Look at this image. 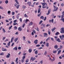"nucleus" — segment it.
Masks as SVG:
<instances>
[{
  "label": "nucleus",
  "mask_w": 64,
  "mask_h": 64,
  "mask_svg": "<svg viewBox=\"0 0 64 64\" xmlns=\"http://www.w3.org/2000/svg\"><path fill=\"white\" fill-rule=\"evenodd\" d=\"M0 9L3 10L4 9V8L2 6H0Z\"/></svg>",
  "instance_id": "nucleus-30"
},
{
  "label": "nucleus",
  "mask_w": 64,
  "mask_h": 64,
  "mask_svg": "<svg viewBox=\"0 0 64 64\" xmlns=\"http://www.w3.org/2000/svg\"><path fill=\"white\" fill-rule=\"evenodd\" d=\"M17 22V20H16L14 21V22L15 23H16V22Z\"/></svg>",
  "instance_id": "nucleus-54"
},
{
  "label": "nucleus",
  "mask_w": 64,
  "mask_h": 64,
  "mask_svg": "<svg viewBox=\"0 0 64 64\" xmlns=\"http://www.w3.org/2000/svg\"><path fill=\"white\" fill-rule=\"evenodd\" d=\"M64 35L63 34L62 35V36L61 35L60 36V38L61 40H63V39H63V38H64Z\"/></svg>",
  "instance_id": "nucleus-3"
},
{
  "label": "nucleus",
  "mask_w": 64,
  "mask_h": 64,
  "mask_svg": "<svg viewBox=\"0 0 64 64\" xmlns=\"http://www.w3.org/2000/svg\"><path fill=\"white\" fill-rule=\"evenodd\" d=\"M20 6L19 5H18V6H16V8H17V9H18V8H19V7Z\"/></svg>",
  "instance_id": "nucleus-32"
},
{
  "label": "nucleus",
  "mask_w": 64,
  "mask_h": 64,
  "mask_svg": "<svg viewBox=\"0 0 64 64\" xmlns=\"http://www.w3.org/2000/svg\"><path fill=\"white\" fill-rule=\"evenodd\" d=\"M34 43H35L36 44H37L38 43V40H36L34 42Z\"/></svg>",
  "instance_id": "nucleus-9"
},
{
  "label": "nucleus",
  "mask_w": 64,
  "mask_h": 64,
  "mask_svg": "<svg viewBox=\"0 0 64 64\" xmlns=\"http://www.w3.org/2000/svg\"><path fill=\"white\" fill-rule=\"evenodd\" d=\"M55 29H56V28H54L52 29V32H53V31L55 30Z\"/></svg>",
  "instance_id": "nucleus-23"
},
{
  "label": "nucleus",
  "mask_w": 64,
  "mask_h": 64,
  "mask_svg": "<svg viewBox=\"0 0 64 64\" xmlns=\"http://www.w3.org/2000/svg\"><path fill=\"white\" fill-rule=\"evenodd\" d=\"M40 9L39 8L38 11V13H40Z\"/></svg>",
  "instance_id": "nucleus-44"
},
{
  "label": "nucleus",
  "mask_w": 64,
  "mask_h": 64,
  "mask_svg": "<svg viewBox=\"0 0 64 64\" xmlns=\"http://www.w3.org/2000/svg\"><path fill=\"white\" fill-rule=\"evenodd\" d=\"M22 8H23V9H25L26 8V6H22Z\"/></svg>",
  "instance_id": "nucleus-36"
},
{
  "label": "nucleus",
  "mask_w": 64,
  "mask_h": 64,
  "mask_svg": "<svg viewBox=\"0 0 64 64\" xmlns=\"http://www.w3.org/2000/svg\"><path fill=\"white\" fill-rule=\"evenodd\" d=\"M28 52L29 53H30L32 52V49L31 48H30L28 50Z\"/></svg>",
  "instance_id": "nucleus-18"
},
{
  "label": "nucleus",
  "mask_w": 64,
  "mask_h": 64,
  "mask_svg": "<svg viewBox=\"0 0 64 64\" xmlns=\"http://www.w3.org/2000/svg\"><path fill=\"white\" fill-rule=\"evenodd\" d=\"M53 6L54 8V11H57V10H58V8L55 6Z\"/></svg>",
  "instance_id": "nucleus-4"
},
{
  "label": "nucleus",
  "mask_w": 64,
  "mask_h": 64,
  "mask_svg": "<svg viewBox=\"0 0 64 64\" xmlns=\"http://www.w3.org/2000/svg\"><path fill=\"white\" fill-rule=\"evenodd\" d=\"M17 23H14L13 24L14 25H17Z\"/></svg>",
  "instance_id": "nucleus-61"
},
{
  "label": "nucleus",
  "mask_w": 64,
  "mask_h": 64,
  "mask_svg": "<svg viewBox=\"0 0 64 64\" xmlns=\"http://www.w3.org/2000/svg\"><path fill=\"white\" fill-rule=\"evenodd\" d=\"M15 14V12H12V15H14V14Z\"/></svg>",
  "instance_id": "nucleus-46"
},
{
  "label": "nucleus",
  "mask_w": 64,
  "mask_h": 64,
  "mask_svg": "<svg viewBox=\"0 0 64 64\" xmlns=\"http://www.w3.org/2000/svg\"><path fill=\"white\" fill-rule=\"evenodd\" d=\"M53 59H52V61L53 62V61H54L55 59V57H53L52 58Z\"/></svg>",
  "instance_id": "nucleus-16"
},
{
  "label": "nucleus",
  "mask_w": 64,
  "mask_h": 64,
  "mask_svg": "<svg viewBox=\"0 0 64 64\" xmlns=\"http://www.w3.org/2000/svg\"><path fill=\"white\" fill-rule=\"evenodd\" d=\"M41 3L42 4V8H46V7H47L46 6H45V5L46 4V2H44V3Z\"/></svg>",
  "instance_id": "nucleus-1"
},
{
  "label": "nucleus",
  "mask_w": 64,
  "mask_h": 64,
  "mask_svg": "<svg viewBox=\"0 0 64 64\" xmlns=\"http://www.w3.org/2000/svg\"><path fill=\"white\" fill-rule=\"evenodd\" d=\"M14 28L15 29V30H17V29H18V28H17V27L16 26H15L14 27Z\"/></svg>",
  "instance_id": "nucleus-40"
},
{
  "label": "nucleus",
  "mask_w": 64,
  "mask_h": 64,
  "mask_svg": "<svg viewBox=\"0 0 64 64\" xmlns=\"http://www.w3.org/2000/svg\"><path fill=\"white\" fill-rule=\"evenodd\" d=\"M32 24H33V22H30V23L29 24V25L30 26H31V25H32Z\"/></svg>",
  "instance_id": "nucleus-20"
},
{
  "label": "nucleus",
  "mask_w": 64,
  "mask_h": 64,
  "mask_svg": "<svg viewBox=\"0 0 64 64\" xmlns=\"http://www.w3.org/2000/svg\"><path fill=\"white\" fill-rule=\"evenodd\" d=\"M46 46L47 47H49V43H47L46 44Z\"/></svg>",
  "instance_id": "nucleus-24"
},
{
  "label": "nucleus",
  "mask_w": 64,
  "mask_h": 64,
  "mask_svg": "<svg viewBox=\"0 0 64 64\" xmlns=\"http://www.w3.org/2000/svg\"><path fill=\"white\" fill-rule=\"evenodd\" d=\"M10 13H11V11H8V14H10Z\"/></svg>",
  "instance_id": "nucleus-45"
},
{
  "label": "nucleus",
  "mask_w": 64,
  "mask_h": 64,
  "mask_svg": "<svg viewBox=\"0 0 64 64\" xmlns=\"http://www.w3.org/2000/svg\"><path fill=\"white\" fill-rule=\"evenodd\" d=\"M35 53L36 54H38V51H37V50H36V52H35Z\"/></svg>",
  "instance_id": "nucleus-35"
},
{
  "label": "nucleus",
  "mask_w": 64,
  "mask_h": 64,
  "mask_svg": "<svg viewBox=\"0 0 64 64\" xmlns=\"http://www.w3.org/2000/svg\"><path fill=\"white\" fill-rule=\"evenodd\" d=\"M64 14H63L61 16V18H63V17H64Z\"/></svg>",
  "instance_id": "nucleus-59"
},
{
  "label": "nucleus",
  "mask_w": 64,
  "mask_h": 64,
  "mask_svg": "<svg viewBox=\"0 0 64 64\" xmlns=\"http://www.w3.org/2000/svg\"><path fill=\"white\" fill-rule=\"evenodd\" d=\"M42 22H43V21L42 20H40L39 23V24H41V23H42Z\"/></svg>",
  "instance_id": "nucleus-29"
},
{
  "label": "nucleus",
  "mask_w": 64,
  "mask_h": 64,
  "mask_svg": "<svg viewBox=\"0 0 64 64\" xmlns=\"http://www.w3.org/2000/svg\"><path fill=\"white\" fill-rule=\"evenodd\" d=\"M28 61H29V60L28 59H27L26 61V62L27 63L28 62Z\"/></svg>",
  "instance_id": "nucleus-55"
},
{
  "label": "nucleus",
  "mask_w": 64,
  "mask_h": 64,
  "mask_svg": "<svg viewBox=\"0 0 64 64\" xmlns=\"http://www.w3.org/2000/svg\"><path fill=\"white\" fill-rule=\"evenodd\" d=\"M59 34V32H57L56 33V35H58Z\"/></svg>",
  "instance_id": "nucleus-52"
},
{
  "label": "nucleus",
  "mask_w": 64,
  "mask_h": 64,
  "mask_svg": "<svg viewBox=\"0 0 64 64\" xmlns=\"http://www.w3.org/2000/svg\"><path fill=\"white\" fill-rule=\"evenodd\" d=\"M5 2L6 4H7L8 3V0H6L5 1Z\"/></svg>",
  "instance_id": "nucleus-26"
},
{
  "label": "nucleus",
  "mask_w": 64,
  "mask_h": 64,
  "mask_svg": "<svg viewBox=\"0 0 64 64\" xmlns=\"http://www.w3.org/2000/svg\"><path fill=\"white\" fill-rule=\"evenodd\" d=\"M40 44H38L36 45V47H39V46H40Z\"/></svg>",
  "instance_id": "nucleus-60"
},
{
  "label": "nucleus",
  "mask_w": 64,
  "mask_h": 64,
  "mask_svg": "<svg viewBox=\"0 0 64 64\" xmlns=\"http://www.w3.org/2000/svg\"><path fill=\"white\" fill-rule=\"evenodd\" d=\"M61 50H60L58 51V53L57 54L58 55H59V54L61 53Z\"/></svg>",
  "instance_id": "nucleus-17"
},
{
  "label": "nucleus",
  "mask_w": 64,
  "mask_h": 64,
  "mask_svg": "<svg viewBox=\"0 0 64 64\" xmlns=\"http://www.w3.org/2000/svg\"><path fill=\"white\" fill-rule=\"evenodd\" d=\"M50 38L49 37H48V38L46 40V42H47L48 40H50Z\"/></svg>",
  "instance_id": "nucleus-19"
},
{
  "label": "nucleus",
  "mask_w": 64,
  "mask_h": 64,
  "mask_svg": "<svg viewBox=\"0 0 64 64\" xmlns=\"http://www.w3.org/2000/svg\"><path fill=\"white\" fill-rule=\"evenodd\" d=\"M10 41L9 42L8 44V46H10Z\"/></svg>",
  "instance_id": "nucleus-33"
},
{
  "label": "nucleus",
  "mask_w": 64,
  "mask_h": 64,
  "mask_svg": "<svg viewBox=\"0 0 64 64\" xmlns=\"http://www.w3.org/2000/svg\"><path fill=\"white\" fill-rule=\"evenodd\" d=\"M18 40V38H16L14 39V42H16L17 40Z\"/></svg>",
  "instance_id": "nucleus-12"
},
{
  "label": "nucleus",
  "mask_w": 64,
  "mask_h": 64,
  "mask_svg": "<svg viewBox=\"0 0 64 64\" xmlns=\"http://www.w3.org/2000/svg\"><path fill=\"white\" fill-rule=\"evenodd\" d=\"M44 35H46L47 36V34L46 33H44Z\"/></svg>",
  "instance_id": "nucleus-64"
},
{
  "label": "nucleus",
  "mask_w": 64,
  "mask_h": 64,
  "mask_svg": "<svg viewBox=\"0 0 64 64\" xmlns=\"http://www.w3.org/2000/svg\"><path fill=\"white\" fill-rule=\"evenodd\" d=\"M31 4V3L30 2H28V5L30 6Z\"/></svg>",
  "instance_id": "nucleus-14"
},
{
  "label": "nucleus",
  "mask_w": 64,
  "mask_h": 64,
  "mask_svg": "<svg viewBox=\"0 0 64 64\" xmlns=\"http://www.w3.org/2000/svg\"><path fill=\"white\" fill-rule=\"evenodd\" d=\"M18 30L19 31H21V30H22V28H21V27H20L18 28Z\"/></svg>",
  "instance_id": "nucleus-11"
},
{
  "label": "nucleus",
  "mask_w": 64,
  "mask_h": 64,
  "mask_svg": "<svg viewBox=\"0 0 64 64\" xmlns=\"http://www.w3.org/2000/svg\"><path fill=\"white\" fill-rule=\"evenodd\" d=\"M6 39V37H4L3 38L2 40H4V39Z\"/></svg>",
  "instance_id": "nucleus-58"
},
{
  "label": "nucleus",
  "mask_w": 64,
  "mask_h": 64,
  "mask_svg": "<svg viewBox=\"0 0 64 64\" xmlns=\"http://www.w3.org/2000/svg\"><path fill=\"white\" fill-rule=\"evenodd\" d=\"M13 50H16V51H17V46H16L13 48Z\"/></svg>",
  "instance_id": "nucleus-8"
},
{
  "label": "nucleus",
  "mask_w": 64,
  "mask_h": 64,
  "mask_svg": "<svg viewBox=\"0 0 64 64\" xmlns=\"http://www.w3.org/2000/svg\"><path fill=\"white\" fill-rule=\"evenodd\" d=\"M15 2H16V3L18 4H19V3L18 2V1H17V0H15Z\"/></svg>",
  "instance_id": "nucleus-41"
},
{
  "label": "nucleus",
  "mask_w": 64,
  "mask_h": 64,
  "mask_svg": "<svg viewBox=\"0 0 64 64\" xmlns=\"http://www.w3.org/2000/svg\"><path fill=\"white\" fill-rule=\"evenodd\" d=\"M35 59H36L35 58H33V57H32L30 58V60H32V61H34V60H35Z\"/></svg>",
  "instance_id": "nucleus-10"
},
{
  "label": "nucleus",
  "mask_w": 64,
  "mask_h": 64,
  "mask_svg": "<svg viewBox=\"0 0 64 64\" xmlns=\"http://www.w3.org/2000/svg\"><path fill=\"white\" fill-rule=\"evenodd\" d=\"M12 26H11L9 28V30H10L12 28Z\"/></svg>",
  "instance_id": "nucleus-38"
},
{
  "label": "nucleus",
  "mask_w": 64,
  "mask_h": 64,
  "mask_svg": "<svg viewBox=\"0 0 64 64\" xmlns=\"http://www.w3.org/2000/svg\"><path fill=\"white\" fill-rule=\"evenodd\" d=\"M44 54V55H46L47 54V51H45Z\"/></svg>",
  "instance_id": "nucleus-28"
},
{
  "label": "nucleus",
  "mask_w": 64,
  "mask_h": 64,
  "mask_svg": "<svg viewBox=\"0 0 64 64\" xmlns=\"http://www.w3.org/2000/svg\"><path fill=\"white\" fill-rule=\"evenodd\" d=\"M32 32L34 34L36 33V31H35V30H32Z\"/></svg>",
  "instance_id": "nucleus-43"
},
{
  "label": "nucleus",
  "mask_w": 64,
  "mask_h": 64,
  "mask_svg": "<svg viewBox=\"0 0 64 64\" xmlns=\"http://www.w3.org/2000/svg\"><path fill=\"white\" fill-rule=\"evenodd\" d=\"M40 18L41 19H42L43 20V19H44V17L43 16H42L40 17Z\"/></svg>",
  "instance_id": "nucleus-25"
},
{
  "label": "nucleus",
  "mask_w": 64,
  "mask_h": 64,
  "mask_svg": "<svg viewBox=\"0 0 64 64\" xmlns=\"http://www.w3.org/2000/svg\"><path fill=\"white\" fill-rule=\"evenodd\" d=\"M60 33H64V28L62 27L61 28Z\"/></svg>",
  "instance_id": "nucleus-2"
},
{
  "label": "nucleus",
  "mask_w": 64,
  "mask_h": 64,
  "mask_svg": "<svg viewBox=\"0 0 64 64\" xmlns=\"http://www.w3.org/2000/svg\"><path fill=\"white\" fill-rule=\"evenodd\" d=\"M53 53H56V50L54 51L53 52Z\"/></svg>",
  "instance_id": "nucleus-56"
},
{
  "label": "nucleus",
  "mask_w": 64,
  "mask_h": 64,
  "mask_svg": "<svg viewBox=\"0 0 64 64\" xmlns=\"http://www.w3.org/2000/svg\"><path fill=\"white\" fill-rule=\"evenodd\" d=\"M10 56V54H8V55L6 56V58H9Z\"/></svg>",
  "instance_id": "nucleus-15"
},
{
  "label": "nucleus",
  "mask_w": 64,
  "mask_h": 64,
  "mask_svg": "<svg viewBox=\"0 0 64 64\" xmlns=\"http://www.w3.org/2000/svg\"><path fill=\"white\" fill-rule=\"evenodd\" d=\"M56 40L58 42H61V41H60V38H58V39H56Z\"/></svg>",
  "instance_id": "nucleus-6"
},
{
  "label": "nucleus",
  "mask_w": 64,
  "mask_h": 64,
  "mask_svg": "<svg viewBox=\"0 0 64 64\" xmlns=\"http://www.w3.org/2000/svg\"><path fill=\"white\" fill-rule=\"evenodd\" d=\"M2 31H3L4 33H5V32H6V31H5V29H4V28H2Z\"/></svg>",
  "instance_id": "nucleus-31"
},
{
  "label": "nucleus",
  "mask_w": 64,
  "mask_h": 64,
  "mask_svg": "<svg viewBox=\"0 0 64 64\" xmlns=\"http://www.w3.org/2000/svg\"><path fill=\"white\" fill-rule=\"evenodd\" d=\"M46 18H46V16H45L44 17V21H45V20H46Z\"/></svg>",
  "instance_id": "nucleus-51"
},
{
  "label": "nucleus",
  "mask_w": 64,
  "mask_h": 64,
  "mask_svg": "<svg viewBox=\"0 0 64 64\" xmlns=\"http://www.w3.org/2000/svg\"><path fill=\"white\" fill-rule=\"evenodd\" d=\"M51 21H52V23H53L54 22V19H52Z\"/></svg>",
  "instance_id": "nucleus-47"
},
{
  "label": "nucleus",
  "mask_w": 64,
  "mask_h": 64,
  "mask_svg": "<svg viewBox=\"0 0 64 64\" xmlns=\"http://www.w3.org/2000/svg\"><path fill=\"white\" fill-rule=\"evenodd\" d=\"M24 16L25 17H26V18H28V16L27 15H26V14H24Z\"/></svg>",
  "instance_id": "nucleus-22"
},
{
  "label": "nucleus",
  "mask_w": 64,
  "mask_h": 64,
  "mask_svg": "<svg viewBox=\"0 0 64 64\" xmlns=\"http://www.w3.org/2000/svg\"><path fill=\"white\" fill-rule=\"evenodd\" d=\"M18 58H16V62H17V61H18Z\"/></svg>",
  "instance_id": "nucleus-39"
},
{
  "label": "nucleus",
  "mask_w": 64,
  "mask_h": 64,
  "mask_svg": "<svg viewBox=\"0 0 64 64\" xmlns=\"http://www.w3.org/2000/svg\"><path fill=\"white\" fill-rule=\"evenodd\" d=\"M5 21L6 22H9V21H8V20H6Z\"/></svg>",
  "instance_id": "nucleus-63"
},
{
  "label": "nucleus",
  "mask_w": 64,
  "mask_h": 64,
  "mask_svg": "<svg viewBox=\"0 0 64 64\" xmlns=\"http://www.w3.org/2000/svg\"><path fill=\"white\" fill-rule=\"evenodd\" d=\"M24 62V60H23L22 59V60L21 62L22 63H23Z\"/></svg>",
  "instance_id": "nucleus-48"
},
{
  "label": "nucleus",
  "mask_w": 64,
  "mask_h": 64,
  "mask_svg": "<svg viewBox=\"0 0 64 64\" xmlns=\"http://www.w3.org/2000/svg\"><path fill=\"white\" fill-rule=\"evenodd\" d=\"M25 56H24L22 58V59L24 60V59L25 58Z\"/></svg>",
  "instance_id": "nucleus-42"
},
{
  "label": "nucleus",
  "mask_w": 64,
  "mask_h": 64,
  "mask_svg": "<svg viewBox=\"0 0 64 64\" xmlns=\"http://www.w3.org/2000/svg\"><path fill=\"white\" fill-rule=\"evenodd\" d=\"M20 22H22V18H20Z\"/></svg>",
  "instance_id": "nucleus-62"
},
{
  "label": "nucleus",
  "mask_w": 64,
  "mask_h": 64,
  "mask_svg": "<svg viewBox=\"0 0 64 64\" xmlns=\"http://www.w3.org/2000/svg\"><path fill=\"white\" fill-rule=\"evenodd\" d=\"M50 13V10H49L48 11V13H47L46 14V15H49V14Z\"/></svg>",
  "instance_id": "nucleus-21"
},
{
  "label": "nucleus",
  "mask_w": 64,
  "mask_h": 64,
  "mask_svg": "<svg viewBox=\"0 0 64 64\" xmlns=\"http://www.w3.org/2000/svg\"><path fill=\"white\" fill-rule=\"evenodd\" d=\"M25 21H26L25 22V23H27V22H28V21H29V22H30V21H29V20L27 19V18L26 19V20Z\"/></svg>",
  "instance_id": "nucleus-13"
},
{
  "label": "nucleus",
  "mask_w": 64,
  "mask_h": 64,
  "mask_svg": "<svg viewBox=\"0 0 64 64\" xmlns=\"http://www.w3.org/2000/svg\"><path fill=\"white\" fill-rule=\"evenodd\" d=\"M50 25L49 24H48L46 25V27H49Z\"/></svg>",
  "instance_id": "nucleus-53"
},
{
  "label": "nucleus",
  "mask_w": 64,
  "mask_h": 64,
  "mask_svg": "<svg viewBox=\"0 0 64 64\" xmlns=\"http://www.w3.org/2000/svg\"><path fill=\"white\" fill-rule=\"evenodd\" d=\"M54 48L56 49H57L58 48V46L56 44L55 46H54Z\"/></svg>",
  "instance_id": "nucleus-7"
},
{
  "label": "nucleus",
  "mask_w": 64,
  "mask_h": 64,
  "mask_svg": "<svg viewBox=\"0 0 64 64\" xmlns=\"http://www.w3.org/2000/svg\"><path fill=\"white\" fill-rule=\"evenodd\" d=\"M21 48L19 46L18 47V49H19V50H21Z\"/></svg>",
  "instance_id": "nucleus-49"
},
{
  "label": "nucleus",
  "mask_w": 64,
  "mask_h": 64,
  "mask_svg": "<svg viewBox=\"0 0 64 64\" xmlns=\"http://www.w3.org/2000/svg\"><path fill=\"white\" fill-rule=\"evenodd\" d=\"M25 24H23V25L22 26V28H24V26H25Z\"/></svg>",
  "instance_id": "nucleus-57"
},
{
  "label": "nucleus",
  "mask_w": 64,
  "mask_h": 64,
  "mask_svg": "<svg viewBox=\"0 0 64 64\" xmlns=\"http://www.w3.org/2000/svg\"><path fill=\"white\" fill-rule=\"evenodd\" d=\"M23 40L25 41V39H26V37H25L24 36H23Z\"/></svg>",
  "instance_id": "nucleus-27"
},
{
  "label": "nucleus",
  "mask_w": 64,
  "mask_h": 64,
  "mask_svg": "<svg viewBox=\"0 0 64 64\" xmlns=\"http://www.w3.org/2000/svg\"><path fill=\"white\" fill-rule=\"evenodd\" d=\"M41 12H40V14H38V17H39V16H40V15H41Z\"/></svg>",
  "instance_id": "nucleus-50"
},
{
  "label": "nucleus",
  "mask_w": 64,
  "mask_h": 64,
  "mask_svg": "<svg viewBox=\"0 0 64 64\" xmlns=\"http://www.w3.org/2000/svg\"><path fill=\"white\" fill-rule=\"evenodd\" d=\"M14 36H13L12 37L11 39V41H10V42L11 43L13 42V40H14Z\"/></svg>",
  "instance_id": "nucleus-5"
},
{
  "label": "nucleus",
  "mask_w": 64,
  "mask_h": 64,
  "mask_svg": "<svg viewBox=\"0 0 64 64\" xmlns=\"http://www.w3.org/2000/svg\"><path fill=\"white\" fill-rule=\"evenodd\" d=\"M60 20H62V22H64V18L60 19Z\"/></svg>",
  "instance_id": "nucleus-34"
},
{
  "label": "nucleus",
  "mask_w": 64,
  "mask_h": 64,
  "mask_svg": "<svg viewBox=\"0 0 64 64\" xmlns=\"http://www.w3.org/2000/svg\"><path fill=\"white\" fill-rule=\"evenodd\" d=\"M49 59L51 61H52V59H51V58L50 57H49Z\"/></svg>",
  "instance_id": "nucleus-37"
}]
</instances>
